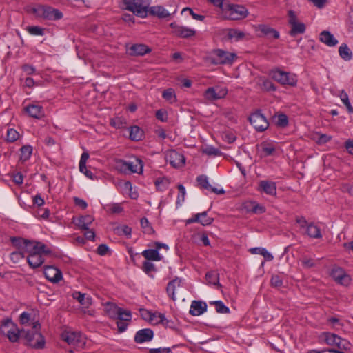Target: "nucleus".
I'll return each instance as SVG.
<instances>
[{"instance_id": "obj_22", "label": "nucleus", "mask_w": 353, "mask_h": 353, "mask_svg": "<svg viewBox=\"0 0 353 353\" xmlns=\"http://www.w3.org/2000/svg\"><path fill=\"white\" fill-rule=\"evenodd\" d=\"M43 273L48 281L54 283H58L62 279V272L53 266L45 267Z\"/></svg>"}, {"instance_id": "obj_57", "label": "nucleus", "mask_w": 353, "mask_h": 353, "mask_svg": "<svg viewBox=\"0 0 353 353\" xmlns=\"http://www.w3.org/2000/svg\"><path fill=\"white\" fill-rule=\"evenodd\" d=\"M271 285L275 288H279L282 286L283 280L278 275H273L270 280Z\"/></svg>"}, {"instance_id": "obj_51", "label": "nucleus", "mask_w": 353, "mask_h": 353, "mask_svg": "<svg viewBox=\"0 0 353 353\" xmlns=\"http://www.w3.org/2000/svg\"><path fill=\"white\" fill-rule=\"evenodd\" d=\"M27 30L32 35L43 36L44 34V29L39 26H29Z\"/></svg>"}, {"instance_id": "obj_19", "label": "nucleus", "mask_w": 353, "mask_h": 353, "mask_svg": "<svg viewBox=\"0 0 353 353\" xmlns=\"http://www.w3.org/2000/svg\"><path fill=\"white\" fill-rule=\"evenodd\" d=\"M170 26L172 29V32L177 37L181 38H189L196 34V31L192 28L179 26L175 22L171 23Z\"/></svg>"}, {"instance_id": "obj_61", "label": "nucleus", "mask_w": 353, "mask_h": 353, "mask_svg": "<svg viewBox=\"0 0 353 353\" xmlns=\"http://www.w3.org/2000/svg\"><path fill=\"white\" fill-rule=\"evenodd\" d=\"M168 185V180L157 179L155 181V185L159 190L163 191L166 189Z\"/></svg>"}, {"instance_id": "obj_30", "label": "nucleus", "mask_w": 353, "mask_h": 353, "mask_svg": "<svg viewBox=\"0 0 353 353\" xmlns=\"http://www.w3.org/2000/svg\"><path fill=\"white\" fill-rule=\"evenodd\" d=\"M320 41L328 46H335L338 43L337 39L329 31L323 30L319 36Z\"/></svg>"}, {"instance_id": "obj_41", "label": "nucleus", "mask_w": 353, "mask_h": 353, "mask_svg": "<svg viewBox=\"0 0 353 353\" xmlns=\"http://www.w3.org/2000/svg\"><path fill=\"white\" fill-rule=\"evenodd\" d=\"M143 136V130L138 126L134 125L130 128V138L132 141H139Z\"/></svg>"}, {"instance_id": "obj_58", "label": "nucleus", "mask_w": 353, "mask_h": 353, "mask_svg": "<svg viewBox=\"0 0 353 353\" xmlns=\"http://www.w3.org/2000/svg\"><path fill=\"white\" fill-rule=\"evenodd\" d=\"M203 152L210 156H219L221 154L219 150L212 146L206 148Z\"/></svg>"}, {"instance_id": "obj_27", "label": "nucleus", "mask_w": 353, "mask_h": 353, "mask_svg": "<svg viewBox=\"0 0 353 353\" xmlns=\"http://www.w3.org/2000/svg\"><path fill=\"white\" fill-rule=\"evenodd\" d=\"M258 190L271 196H274L276 194V183L273 181H261L259 184Z\"/></svg>"}, {"instance_id": "obj_29", "label": "nucleus", "mask_w": 353, "mask_h": 353, "mask_svg": "<svg viewBox=\"0 0 353 353\" xmlns=\"http://www.w3.org/2000/svg\"><path fill=\"white\" fill-rule=\"evenodd\" d=\"M94 218L90 215L81 216L73 222L81 230H88L90 225L93 222Z\"/></svg>"}, {"instance_id": "obj_20", "label": "nucleus", "mask_w": 353, "mask_h": 353, "mask_svg": "<svg viewBox=\"0 0 353 353\" xmlns=\"http://www.w3.org/2000/svg\"><path fill=\"white\" fill-rule=\"evenodd\" d=\"M214 221V219L208 215L207 212L197 213L186 221L187 224L199 223L203 226L209 225Z\"/></svg>"}, {"instance_id": "obj_43", "label": "nucleus", "mask_w": 353, "mask_h": 353, "mask_svg": "<svg viewBox=\"0 0 353 353\" xmlns=\"http://www.w3.org/2000/svg\"><path fill=\"white\" fill-rule=\"evenodd\" d=\"M163 98L168 101L170 103H173L176 101V97L175 92L172 88L165 90L162 93Z\"/></svg>"}, {"instance_id": "obj_9", "label": "nucleus", "mask_w": 353, "mask_h": 353, "mask_svg": "<svg viewBox=\"0 0 353 353\" xmlns=\"http://www.w3.org/2000/svg\"><path fill=\"white\" fill-rule=\"evenodd\" d=\"M249 121L254 129L259 132L265 131L269 126V123L261 111L252 113L249 117Z\"/></svg>"}, {"instance_id": "obj_60", "label": "nucleus", "mask_w": 353, "mask_h": 353, "mask_svg": "<svg viewBox=\"0 0 353 353\" xmlns=\"http://www.w3.org/2000/svg\"><path fill=\"white\" fill-rule=\"evenodd\" d=\"M110 125L117 129H120L124 127V123L120 118L112 119L110 120Z\"/></svg>"}, {"instance_id": "obj_54", "label": "nucleus", "mask_w": 353, "mask_h": 353, "mask_svg": "<svg viewBox=\"0 0 353 353\" xmlns=\"http://www.w3.org/2000/svg\"><path fill=\"white\" fill-rule=\"evenodd\" d=\"M178 190H179V195L177 196V200L176 202V205H181L182 202L185 200V187L180 184L178 185Z\"/></svg>"}, {"instance_id": "obj_18", "label": "nucleus", "mask_w": 353, "mask_h": 353, "mask_svg": "<svg viewBox=\"0 0 353 353\" xmlns=\"http://www.w3.org/2000/svg\"><path fill=\"white\" fill-rule=\"evenodd\" d=\"M24 112L27 113L29 117L37 119H41L45 117V111L43 106L37 103L26 105L24 108Z\"/></svg>"}, {"instance_id": "obj_25", "label": "nucleus", "mask_w": 353, "mask_h": 353, "mask_svg": "<svg viewBox=\"0 0 353 353\" xmlns=\"http://www.w3.org/2000/svg\"><path fill=\"white\" fill-rule=\"evenodd\" d=\"M154 336L153 331L149 328H145L139 330L134 336V341L137 343H143L150 341Z\"/></svg>"}, {"instance_id": "obj_32", "label": "nucleus", "mask_w": 353, "mask_h": 353, "mask_svg": "<svg viewBox=\"0 0 353 353\" xmlns=\"http://www.w3.org/2000/svg\"><path fill=\"white\" fill-rule=\"evenodd\" d=\"M258 30L261 32L268 38L279 39L280 36L279 32L277 30L266 25H259Z\"/></svg>"}, {"instance_id": "obj_16", "label": "nucleus", "mask_w": 353, "mask_h": 353, "mask_svg": "<svg viewBox=\"0 0 353 353\" xmlns=\"http://www.w3.org/2000/svg\"><path fill=\"white\" fill-rule=\"evenodd\" d=\"M125 163L127 174L132 173L141 174L143 172V163L140 158L132 157L130 159L125 160Z\"/></svg>"}, {"instance_id": "obj_50", "label": "nucleus", "mask_w": 353, "mask_h": 353, "mask_svg": "<svg viewBox=\"0 0 353 353\" xmlns=\"http://www.w3.org/2000/svg\"><path fill=\"white\" fill-rule=\"evenodd\" d=\"M115 232L119 235H125L128 237L130 236L132 229L128 225H121L115 228Z\"/></svg>"}, {"instance_id": "obj_6", "label": "nucleus", "mask_w": 353, "mask_h": 353, "mask_svg": "<svg viewBox=\"0 0 353 353\" xmlns=\"http://www.w3.org/2000/svg\"><path fill=\"white\" fill-rule=\"evenodd\" d=\"M125 9L138 17H145L148 13V6L151 0H122Z\"/></svg>"}, {"instance_id": "obj_64", "label": "nucleus", "mask_w": 353, "mask_h": 353, "mask_svg": "<svg viewBox=\"0 0 353 353\" xmlns=\"http://www.w3.org/2000/svg\"><path fill=\"white\" fill-rule=\"evenodd\" d=\"M345 148L350 154L353 155V139H347L345 143Z\"/></svg>"}, {"instance_id": "obj_21", "label": "nucleus", "mask_w": 353, "mask_h": 353, "mask_svg": "<svg viewBox=\"0 0 353 353\" xmlns=\"http://www.w3.org/2000/svg\"><path fill=\"white\" fill-rule=\"evenodd\" d=\"M127 53L130 56H143L151 52V48L141 43L133 44L127 47Z\"/></svg>"}, {"instance_id": "obj_35", "label": "nucleus", "mask_w": 353, "mask_h": 353, "mask_svg": "<svg viewBox=\"0 0 353 353\" xmlns=\"http://www.w3.org/2000/svg\"><path fill=\"white\" fill-rule=\"evenodd\" d=\"M105 311L108 315L112 319H116L121 307H118L115 303L108 302L105 305Z\"/></svg>"}, {"instance_id": "obj_17", "label": "nucleus", "mask_w": 353, "mask_h": 353, "mask_svg": "<svg viewBox=\"0 0 353 353\" xmlns=\"http://www.w3.org/2000/svg\"><path fill=\"white\" fill-rule=\"evenodd\" d=\"M62 339L71 345L81 347L84 344L81 335L78 332L66 331L62 334Z\"/></svg>"}, {"instance_id": "obj_34", "label": "nucleus", "mask_w": 353, "mask_h": 353, "mask_svg": "<svg viewBox=\"0 0 353 353\" xmlns=\"http://www.w3.org/2000/svg\"><path fill=\"white\" fill-rule=\"evenodd\" d=\"M305 233L310 238L320 239L322 237L320 228L312 223H310L307 227Z\"/></svg>"}, {"instance_id": "obj_52", "label": "nucleus", "mask_w": 353, "mask_h": 353, "mask_svg": "<svg viewBox=\"0 0 353 353\" xmlns=\"http://www.w3.org/2000/svg\"><path fill=\"white\" fill-rule=\"evenodd\" d=\"M250 205L251 206V211L255 214H262L265 212V208L256 202H250Z\"/></svg>"}, {"instance_id": "obj_55", "label": "nucleus", "mask_w": 353, "mask_h": 353, "mask_svg": "<svg viewBox=\"0 0 353 353\" xmlns=\"http://www.w3.org/2000/svg\"><path fill=\"white\" fill-rule=\"evenodd\" d=\"M262 89L265 91H275L276 86L271 81L265 79L262 83Z\"/></svg>"}, {"instance_id": "obj_3", "label": "nucleus", "mask_w": 353, "mask_h": 353, "mask_svg": "<svg viewBox=\"0 0 353 353\" xmlns=\"http://www.w3.org/2000/svg\"><path fill=\"white\" fill-rule=\"evenodd\" d=\"M30 12L37 18L57 21L63 18V13L53 7L38 4L30 9Z\"/></svg>"}, {"instance_id": "obj_40", "label": "nucleus", "mask_w": 353, "mask_h": 353, "mask_svg": "<svg viewBox=\"0 0 353 353\" xmlns=\"http://www.w3.org/2000/svg\"><path fill=\"white\" fill-rule=\"evenodd\" d=\"M205 279L208 284L219 285V274L216 271H209L205 274Z\"/></svg>"}, {"instance_id": "obj_48", "label": "nucleus", "mask_w": 353, "mask_h": 353, "mask_svg": "<svg viewBox=\"0 0 353 353\" xmlns=\"http://www.w3.org/2000/svg\"><path fill=\"white\" fill-rule=\"evenodd\" d=\"M119 314L117 316V319L123 321H130L132 319V313L130 310H123L121 308V311L119 312Z\"/></svg>"}, {"instance_id": "obj_53", "label": "nucleus", "mask_w": 353, "mask_h": 353, "mask_svg": "<svg viewBox=\"0 0 353 353\" xmlns=\"http://www.w3.org/2000/svg\"><path fill=\"white\" fill-rule=\"evenodd\" d=\"M25 252H26L25 251L24 252H21V251L12 252L10 255V259L13 263H18L21 259L24 258Z\"/></svg>"}, {"instance_id": "obj_13", "label": "nucleus", "mask_w": 353, "mask_h": 353, "mask_svg": "<svg viewBox=\"0 0 353 353\" xmlns=\"http://www.w3.org/2000/svg\"><path fill=\"white\" fill-rule=\"evenodd\" d=\"M325 343L329 345H336L339 348H349L350 343L338 335L330 332L323 334Z\"/></svg>"}, {"instance_id": "obj_26", "label": "nucleus", "mask_w": 353, "mask_h": 353, "mask_svg": "<svg viewBox=\"0 0 353 353\" xmlns=\"http://www.w3.org/2000/svg\"><path fill=\"white\" fill-rule=\"evenodd\" d=\"M196 181L201 188L207 190L211 191L217 194H223L225 193L223 189L218 190L216 188H213L208 181V178L205 175H199L196 178Z\"/></svg>"}, {"instance_id": "obj_63", "label": "nucleus", "mask_w": 353, "mask_h": 353, "mask_svg": "<svg viewBox=\"0 0 353 353\" xmlns=\"http://www.w3.org/2000/svg\"><path fill=\"white\" fill-rule=\"evenodd\" d=\"M149 353H172L169 347L151 348Z\"/></svg>"}, {"instance_id": "obj_11", "label": "nucleus", "mask_w": 353, "mask_h": 353, "mask_svg": "<svg viewBox=\"0 0 353 353\" xmlns=\"http://www.w3.org/2000/svg\"><path fill=\"white\" fill-rule=\"evenodd\" d=\"M228 94L226 88L215 86L208 88L204 92L203 96L208 101H215L224 98Z\"/></svg>"}, {"instance_id": "obj_2", "label": "nucleus", "mask_w": 353, "mask_h": 353, "mask_svg": "<svg viewBox=\"0 0 353 353\" xmlns=\"http://www.w3.org/2000/svg\"><path fill=\"white\" fill-rule=\"evenodd\" d=\"M40 324L38 322L34 323L30 329H22L21 335H24L28 345L34 348H43L45 345V340L41 334L39 332Z\"/></svg>"}, {"instance_id": "obj_49", "label": "nucleus", "mask_w": 353, "mask_h": 353, "mask_svg": "<svg viewBox=\"0 0 353 353\" xmlns=\"http://www.w3.org/2000/svg\"><path fill=\"white\" fill-rule=\"evenodd\" d=\"M19 137V133L13 128H9L7 130L6 140L8 142H14Z\"/></svg>"}, {"instance_id": "obj_56", "label": "nucleus", "mask_w": 353, "mask_h": 353, "mask_svg": "<svg viewBox=\"0 0 353 353\" xmlns=\"http://www.w3.org/2000/svg\"><path fill=\"white\" fill-rule=\"evenodd\" d=\"M302 266L304 268H310L314 265V260L307 256H303L301 259Z\"/></svg>"}, {"instance_id": "obj_42", "label": "nucleus", "mask_w": 353, "mask_h": 353, "mask_svg": "<svg viewBox=\"0 0 353 353\" xmlns=\"http://www.w3.org/2000/svg\"><path fill=\"white\" fill-rule=\"evenodd\" d=\"M20 159L23 161H28L32 154V147L30 145H23L20 149Z\"/></svg>"}, {"instance_id": "obj_23", "label": "nucleus", "mask_w": 353, "mask_h": 353, "mask_svg": "<svg viewBox=\"0 0 353 353\" xmlns=\"http://www.w3.org/2000/svg\"><path fill=\"white\" fill-rule=\"evenodd\" d=\"M257 152L261 157L272 156L276 151L275 145L270 142H262L256 146Z\"/></svg>"}, {"instance_id": "obj_10", "label": "nucleus", "mask_w": 353, "mask_h": 353, "mask_svg": "<svg viewBox=\"0 0 353 353\" xmlns=\"http://www.w3.org/2000/svg\"><path fill=\"white\" fill-rule=\"evenodd\" d=\"M288 23L291 26L290 34L295 37L299 34H303L305 31V26L303 23L299 22L298 18L293 10L288 12Z\"/></svg>"}, {"instance_id": "obj_37", "label": "nucleus", "mask_w": 353, "mask_h": 353, "mask_svg": "<svg viewBox=\"0 0 353 353\" xmlns=\"http://www.w3.org/2000/svg\"><path fill=\"white\" fill-rule=\"evenodd\" d=\"M142 255L149 261H160L161 257L156 249L145 250L142 252Z\"/></svg>"}, {"instance_id": "obj_47", "label": "nucleus", "mask_w": 353, "mask_h": 353, "mask_svg": "<svg viewBox=\"0 0 353 353\" xmlns=\"http://www.w3.org/2000/svg\"><path fill=\"white\" fill-rule=\"evenodd\" d=\"M340 99L345 105L348 112L353 113V107L352 106L347 94L343 90L340 94Z\"/></svg>"}, {"instance_id": "obj_8", "label": "nucleus", "mask_w": 353, "mask_h": 353, "mask_svg": "<svg viewBox=\"0 0 353 353\" xmlns=\"http://www.w3.org/2000/svg\"><path fill=\"white\" fill-rule=\"evenodd\" d=\"M270 75L274 81L282 85H294L296 84V80L290 75V72L282 71L280 69L272 70Z\"/></svg>"}, {"instance_id": "obj_46", "label": "nucleus", "mask_w": 353, "mask_h": 353, "mask_svg": "<svg viewBox=\"0 0 353 353\" xmlns=\"http://www.w3.org/2000/svg\"><path fill=\"white\" fill-rule=\"evenodd\" d=\"M114 169L119 173L127 174L126 163L123 159H116L114 162Z\"/></svg>"}, {"instance_id": "obj_44", "label": "nucleus", "mask_w": 353, "mask_h": 353, "mask_svg": "<svg viewBox=\"0 0 353 353\" xmlns=\"http://www.w3.org/2000/svg\"><path fill=\"white\" fill-rule=\"evenodd\" d=\"M210 304L215 306L216 311L218 313L228 314L230 312V309L221 301H210Z\"/></svg>"}, {"instance_id": "obj_36", "label": "nucleus", "mask_w": 353, "mask_h": 353, "mask_svg": "<svg viewBox=\"0 0 353 353\" xmlns=\"http://www.w3.org/2000/svg\"><path fill=\"white\" fill-rule=\"evenodd\" d=\"M73 297L85 308H88L92 304V299L89 296H86L85 294H81L79 292L74 293Z\"/></svg>"}, {"instance_id": "obj_24", "label": "nucleus", "mask_w": 353, "mask_h": 353, "mask_svg": "<svg viewBox=\"0 0 353 353\" xmlns=\"http://www.w3.org/2000/svg\"><path fill=\"white\" fill-rule=\"evenodd\" d=\"M182 280L179 278H176L168 283L166 291L168 296L173 300H176V293H177L181 288Z\"/></svg>"}, {"instance_id": "obj_5", "label": "nucleus", "mask_w": 353, "mask_h": 353, "mask_svg": "<svg viewBox=\"0 0 353 353\" xmlns=\"http://www.w3.org/2000/svg\"><path fill=\"white\" fill-rule=\"evenodd\" d=\"M248 10L245 6L228 3L224 6L221 14L226 19L241 20L245 19L248 15Z\"/></svg>"}, {"instance_id": "obj_38", "label": "nucleus", "mask_w": 353, "mask_h": 353, "mask_svg": "<svg viewBox=\"0 0 353 353\" xmlns=\"http://www.w3.org/2000/svg\"><path fill=\"white\" fill-rule=\"evenodd\" d=\"M252 254H257L262 255L265 261H271L273 260V255L270 253L265 248H254L250 250Z\"/></svg>"}, {"instance_id": "obj_28", "label": "nucleus", "mask_w": 353, "mask_h": 353, "mask_svg": "<svg viewBox=\"0 0 353 353\" xmlns=\"http://www.w3.org/2000/svg\"><path fill=\"white\" fill-rule=\"evenodd\" d=\"M207 310V304L201 301H193L190 305V314L192 316H199Z\"/></svg>"}, {"instance_id": "obj_39", "label": "nucleus", "mask_w": 353, "mask_h": 353, "mask_svg": "<svg viewBox=\"0 0 353 353\" xmlns=\"http://www.w3.org/2000/svg\"><path fill=\"white\" fill-rule=\"evenodd\" d=\"M340 57L345 61H350L352 58V52L345 43L342 44L339 48Z\"/></svg>"}, {"instance_id": "obj_62", "label": "nucleus", "mask_w": 353, "mask_h": 353, "mask_svg": "<svg viewBox=\"0 0 353 353\" xmlns=\"http://www.w3.org/2000/svg\"><path fill=\"white\" fill-rule=\"evenodd\" d=\"M327 322L330 323L332 327L339 329L343 326V324L340 322L339 319L336 317H330L327 319Z\"/></svg>"}, {"instance_id": "obj_12", "label": "nucleus", "mask_w": 353, "mask_h": 353, "mask_svg": "<svg viewBox=\"0 0 353 353\" xmlns=\"http://www.w3.org/2000/svg\"><path fill=\"white\" fill-rule=\"evenodd\" d=\"M165 159L174 168H179L184 165L185 158L183 155L174 150H170L165 152Z\"/></svg>"}, {"instance_id": "obj_7", "label": "nucleus", "mask_w": 353, "mask_h": 353, "mask_svg": "<svg viewBox=\"0 0 353 353\" xmlns=\"http://www.w3.org/2000/svg\"><path fill=\"white\" fill-rule=\"evenodd\" d=\"M0 332L2 334L6 335L10 341L13 343L17 341L20 334H21L17 325L10 319L3 321L0 327Z\"/></svg>"}, {"instance_id": "obj_14", "label": "nucleus", "mask_w": 353, "mask_h": 353, "mask_svg": "<svg viewBox=\"0 0 353 353\" xmlns=\"http://www.w3.org/2000/svg\"><path fill=\"white\" fill-rule=\"evenodd\" d=\"M142 315L144 316V319H148V321L153 324H159L162 323L165 326H170L172 323L170 321L168 320L165 315L162 313H152L146 310H141Z\"/></svg>"}, {"instance_id": "obj_1", "label": "nucleus", "mask_w": 353, "mask_h": 353, "mask_svg": "<svg viewBox=\"0 0 353 353\" xmlns=\"http://www.w3.org/2000/svg\"><path fill=\"white\" fill-rule=\"evenodd\" d=\"M12 242L15 245L23 248L25 252L28 253L27 261L32 268L40 267L44 262L43 255L51 253V250L41 242L16 237L12 239Z\"/></svg>"}, {"instance_id": "obj_4", "label": "nucleus", "mask_w": 353, "mask_h": 353, "mask_svg": "<svg viewBox=\"0 0 353 353\" xmlns=\"http://www.w3.org/2000/svg\"><path fill=\"white\" fill-rule=\"evenodd\" d=\"M236 58V54L221 49L212 50L207 60L213 65H231Z\"/></svg>"}, {"instance_id": "obj_59", "label": "nucleus", "mask_w": 353, "mask_h": 353, "mask_svg": "<svg viewBox=\"0 0 353 353\" xmlns=\"http://www.w3.org/2000/svg\"><path fill=\"white\" fill-rule=\"evenodd\" d=\"M288 123V119L285 114H279L277 119L276 124L280 127H285Z\"/></svg>"}, {"instance_id": "obj_33", "label": "nucleus", "mask_w": 353, "mask_h": 353, "mask_svg": "<svg viewBox=\"0 0 353 353\" xmlns=\"http://www.w3.org/2000/svg\"><path fill=\"white\" fill-rule=\"evenodd\" d=\"M148 12L154 16H157L159 18H165L170 16V13L163 6H154L152 7L148 6Z\"/></svg>"}, {"instance_id": "obj_45", "label": "nucleus", "mask_w": 353, "mask_h": 353, "mask_svg": "<svg viewBox=\"0 0 353 353\" xmlns=\"http://www.w3.org/2000/svg\"><path fill=\"white\" fill-rule=\"evenodd\" d=\"M140 223L143 232L145 234H152L154 232L153 228L152 227L147 218H142L140 221Z\"/></svg>"}, {"instance_id": "obj_31", "label": "nucleus", "mask_w": 353, "mask_h": 353, "mask_svg": "<svg viewBox=\"0 0 353 353\" xmlns=\"http://www.w3.org/2000/svg\"><path fill=\"white\" fill-rule=\"evenodd\" d=\"M225 39L230 41H238L245 37L243 32L236 29H228L225 30Z\"/></svg>"}, {"instance_id": "obj_15", "label": "nucleus", "mask_w": 353, "mask_h": 353, "mask_svg": "<svg viewBox=\"0 0 353 353\" xmlns=\"http://www.w3.org/2000/svg\"><path fill=\"white\" fill-rule=\"evenodd\" d=\"M331 275L334 280L339 284L347 286L350 283V276L340 267L334 268L332 270Z\"/></svg>"}]
</instances>
